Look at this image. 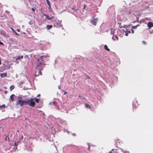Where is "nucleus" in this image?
Returning <instances> with one entry per match:
<instances>
[{"label": "nucleus", "mask_w": 153, "mask_h": 153, "mask_svg": "<svg viewBox=\"0 0 153 153\" xmlns=\"http://www.w3.org/2000/svg\"><path fill=\"white\" fill-rule=\"evenodd\" d=\"M44 56H41L39 59H37V63L36 64V70H43L45 64L44 60Z\"/></svg>", "instance_id": "nucleus-1"}, {"label": "nucleus", "mask_w": 153, "mask_h": 153, "mask_svg": "<svg viewBox=\"0 0 153 153\" xmlns=\"http://www.w3.org/2000/svg\"><path fill=\"white\" fill-rule=\"evenodd\" d=\"M34 98H30V99H27L25 100V105H28L32 107H34L35 103L33 101Z\"/></svg>", "instance_id": "nucleus-2"}, {"label": "nucleus", "mask_w": 153, "mask_h": 153, "mask_svg": "<svg viewBox=\"0 0 153 153\" xmlns=\"http://www.w3.org/2000/svg\"><path fill=\"white\" fill-rule=\"evenodd\" d=\"M16 105H19L20 106H23L24 105H25V100H18L16 103Z\"/></svg>", "instance_id": "nucleus-3"}, {"label": "nucleus", "mask_w": 153, "mask_h": 153, "mask_svg": "<svg viewBox=\"0 0 153 153\" xmlns=\"http://www.w3.org/2000/svg\"><path fill=\"white\" fill-rule=\"evenodd\" d=\"M41 70H36V71L35 76H38L40 75H42L41 71Z\"/></svg>", "instance_id": "nucleus-4"}, {"label": "nucleus", "mask_w": 153, "mask_h": 153, "mask_svg": "<svg viewBox=\"0 0 153 153\" xmlns=\"http://www.w3.org/2000/svg\"><path fill=\"white\" fill-rule=\"evenodd\" d=\"M98 20L97 18L94 19L91 21V22L94 25H96Z\"/></svg>", "instance_id": "nucleus-5"}, {"label": "nucleus", "mask_w": 153, "mask_h": 153, "mask_svg": "<svg viewBox=\"0 0 153 153\" xmlns=\"http://www.w3.org/2000/svg\"><path fill=\"white\" fill-rule=\"evenodd\" d=\"M147 26L149 29H151L153 27V23L151 22H149L147 24Z\"/></svg>", "instance_id": "nucleus-6"}, {"label": "nucleus", "mask_w": 153, "mask_h": 153, "mask_svg": "<svg viewBox=\"0 0 153 153\" xmlns=\"http://www.w3.org/2000/svg\"><path fill=\"white\" fill-rule=\"evenodd\" d=\"M72 9L73 10L74 12L78 10V7L76 5H74L73 6Z\"/></svg>", "instance_id": "nucleus-7"}, {"label": "nucleus", "mask_w": 153, "mask_h": 153, "mask_svg": "<svg viewBox=\"0 0 153 153\" xmlns=\"http://www.w3.org/2000/svg\"><path fill=\"white\" fill-rule=\"evenodd\" d=\"M23 55H22L21 56H17L14 57H13V58L15 59L16 60V61H17V60H18V59H20L21 58V59L23 58Z\"/></svg>", "instance_id": "nucleus-8"}, {"label": "nucleus", "mask_w": 153, "mask_h": 153, "mask_svg": "<svg viewBox=\"0 0 153 153\" xmlns=\"http://www.w3.org/2000/svg\"><path fill=\"white\" fill-rule=\"evenodd\" d=\"M115 29L112 28L111 29V34L113 35L115 33Z\"/></svg>", "instance_id": "nucleus-9"}, {"label": "nucleus", "mask_w": 153, "mask_h": 153, "mask_svg": "<svg viewBox=\"0 0 153 153\" xmlns=\"http://www.w3.org/2000/svg\"><path fill=\"white\" fill-rule=\"evenodd\" d=\"M7 74L6 73H1L0 74V76L1 77H4L6 76Z\"/></svg>", "instance_id": "nucleus-10"}, {"label": "nucleus", "mask_w": 153, "mask_h": 153, "mask_svg": "<svg viewBox=\"0 0 153 153\" xmlns=\"http://www.w3.org/2000/svg\"><path fill=\"white\" fill-rule=\"evenodd\" d=\"M45 16H46V18L49 20H51L52 19H53L54 17H53V16H52L51 17H49V16H48L45 15Z\"/></svg>", "instance_id": "nucleus-11"}, {"label": "nucleus", "mask_w": 153, "mask_h": 153, "mask_svg": "<svg viewBox=\"0 0 153 153\" xmlns=\"http://www.w3.org/2000/svg\"><path fill=\"white\" fill-rule=\"evenodd\" d=\"M14 96V95L12 94L10 97V99L12 101H14L13 97Z\"/></svg>", "instance_id": "nucleus-12"}, {"label": "nucleus", "mask_w": 153, "mask_h": 153, "mask_svg": "<svg viewBox=\"0 0 153 153\" xmlns=\"http://www.w3.org/2000/svg\"><path fill=\"white\" fill-rule=\"evenodd\" d=\"M52 27V25H47V29L49 30Z\"/></svg>", "instance_id": "nucleus-13"}, {"label": "nucleus", "mask_w": 153, "mask_h": 153, "mask_svg": "<svg viewBox=\"0 0 153 153\" xmlns=\"http://www.w3.org/2000/svg\"><path fill=\"white\" fill-rule=\"evenodd\" d=\"M104 48L105 50H107L108 51H110L109 49L108 48V46L106 45H104Z\"/></svg>", "instance_id": "nucleus-14"}, {"label": "nucleus", "mask_w": 153, "mask_h": 153, "mask_svg": "<svg viewBox=\"0 0 153 153\" xmlns=\"http://www.w3.org/2000/svg\"><path fill=\"white\" fill-rule=\"evenodd\" d=\"M85 105L86 106V107L87 108H88L90 109H91V107L88 104L86 103H85Z\"/></svg>", "instance_id": "nucleus-15"}, {"label": "nucleus", "mask_w": 153, "mask_h": 153, "mask_svg": "<svg viewBox=\"0 0 153 153\" xmlns=\"http://www.w3.org/2000/svg\"><path fill=\"white\" fill-rule=\"evenodd\" d=\"M46 0V1H47V3L48 5V6L49 7V8H51V3L49 2V1L48 0Z\"/></svg>", "instance_id": "nucleus-16"}, {"label": "nucleus", "mask_w": 153, "mask_h": 153, "mask_svg": "<svg viewBox=\"0 0 153 153\" xmlns=\"http://www.w3.org/2000/svg\"><path fill=\"white\" fill-rule=\"evenodd\" d=\"M5 140H7L8 142L9 141L10 139L8 137L6 136L5 138Z\"/></svg>", "instance_id": "nucleus-17"}, {"label": "nucleus", "mask_w": 153, "mask_h": 153, "mask_svg": "<svg viewBox=\"0 0 153 153\" xmlns=\"http://www.w3.org/2000/svg\"><path fill=\"white\" fill-rule=\"evenodd\" d=\"M120 141H121V140L119 139L116 140V142L117 143H120Z\"/></svg>", "instance_id": "nucleus-18"}, {"label": "nucleus", "mask_w": 153, "mask_h": 153, "mask_svg": "<svg viewBox=\"0 0 153 153\" xmlns=\"http://www.w3.org/2000/svg\"><path fill=\"white\" fill-rule=\"evenodd\" d=\"M14 88V86L13 85H11L10 86V91H11L12 90H13Z\"/></svg>", "instance_id": "nucleus-19"}, {"label": "nucleus", "mask_w": 153, "mask_h": 153, "mask_svg": "<svg viewBox=\"0 0 153 153\" xmlns=\"http://www.w3.org/2000/svg\"><path fill=\"white\" fill-rule=\"evenodd\" d=\"M139 26V25H137L136 26H133L132 27V29H136L137 28V27Z\"/></svg>", "instance_id": "nucleus-20"}, {"label": "nucleus", "mask_w": 153, "mask_h": 153, "mask_svg": "<svg viewBox=\"0 0 153 153\" xmlns=\"http://www.w3.org/2000/svg\"><path fill=\"white\" fill-rule=\"evenodd\" d=\"M114 36L117 39V40L118 39V37L116 36ZM114 36H113V37H112V39L114 40H115V39H114Z\"/></svg>", "instance_id": "nucleus-21"}, {"label": "nucleus", "mask_w": 153, "mask_h": 153, "mask_svg": "<svg viewBox=\"0 0 153 153\" xmlns=\"http://www.w3.org/2000/svg\"><path fill=\"white\" fill-rule=\"evenodd\" d=\"M34 99H35V101L36 102H37V103L39 102V99H37L36 98H35Z\"/></svg>", "instance_id": "nucleus-22"}, {"label": "nucleus", "mask_w": 153, "mask_h": 153, "mask_svg": "<svg viewBox=\"0 0 153 153\" xmlns=\"http://www.w3.org/2000/svg\"><path fill=\"white\" fill-rule=\"evenodd\" d=\"M5 107V105L3 104V105H0V108H4Z\"/></svg>", "instance_id": "nucleus-23"}, {"label": "nucleus", "mask_w": 153, "mask_h": 153, "mask_svg": "<svg viewBox=\"0 0 153 153\" xmlns=\"http://www.w3.org/2000/svg\"><path fill=\"white\" fill-rule=\"evenodd\" d=\"M24 58L27 60L29 59L28 56L27 55H25V56Z\"/></svg>", "instance_id": "nucleus-24"}, {"label": "nucleus", "mask_w": 153, "mask_h": 153, "mask_svg": "<svg viewBox=\"0 0 153 153\" xmlns=\"http://www.w3.org/2000/svg\"><path fill=\"white\" fill-rule=\"evenodd\" d=\"M142 43L144 45H146V42L145 41H142Z\"/></svg>", "instance_id": "nucleus-25"}, {"label": "nucleus", "mask_w": 153, "mask_h": 153, "mask_svg": "<svg viewBox=\"0 0 153 153\" xmlns=\"http://www.w3.org/2000/svg\"><path fill=\"white\" fill-rule=\"evenodd\" d=\"M0 45H4V43L3 42H1L0 41Z\"/></svg>", "instance_id": "nucleus-26"}, {"label": "nucleus", "mask_w": 153, "mask_h": 153, "mask_svg": "<svg viewBox=\"0 0 153 153\" xmlns=\"http://www.w3.org/2000/svg\"><path fill=\"white\" fill-rule=\"evenodd\" d=\"M18 145V143L17 144L16 143V142H15L14 146H17Z\"/></svg>", "instance_id": "nucleus-27"}, {"label": "nucleus", "mask_w": 153, "mask_h": 153, "mask_svg": "<svg viewBox=\"0 0 153 153\" xmlns=\"http://www.w3.org/2000/svg\"><path fill=\"white\" fill-rule=\"evenodd\" d=\"M131 31L132 33H134V31L133 29H131Z\"/></svg>", "instance_id": "nucleus-28"}, {"label": "nucleus", "mask_w": 153, "mask_h": 153, "mask_svg": "<svg viewBox=\"0 0 153 153\" xmlns=\"http://www.w3.org/2000/svg\"><path fill=\"white\" fill-rule=\"evenodd\" d=\"M85 7H86V5L85 4H84V5L83 10H84V9L85 8Z\"/></svg>", "instance_id": "nucleus-29"}, {"label": "nucleus", "mask_w": 153, "mask_h": 153, "mask_svg": "<svg viewBox=\"0 0 153 153\" xmlns=\"http://www.w3.org/2000/svg\"><path fill=\"white\" fill-rule=\"evenodd\" d=\"M125 35L126 36H128V33L127 32H126V33Z\"/></svg>", "instance_id": "nucleus-30"}, {"label": "nucleus", "mask_w": 153, "mask_h": 153, "mask_svg": "<svg viewBox=\"0 0 153 153\" xmlns=\"http://www.w3.org/2000/svg\"><path fill=\"white\" fill-rule=\"evenodd\" d=\"M32 10L34 12H35V9L34 8H32Z\"/></svg>", "instance_id": "nucleus-31"}, {"label": "nucleus", "mask_w": 153, "mask_h": 153, "mask_svg": "<svg viewBox=\"0 0 153 153\" xmlns=\"http://www.w3.org/2000/svg\"><path fill=\"white\" fill-rule=\"evenodd\" d=\"M4 31H0V34H1L2 33H4Z\"/></svg>", "instance_id": "nucleus-32"}, {"label": "nucleus", "mask_w": 153, "mask_h": 153, "mask_svg": "<svg viewBox=\"0 0 153 153\" xmlns=\"http://www.w3.org/2000/svg\"><path fill=\"white\" fill-rule=\"evenodd\" d=\"M23 135H22V136H21V138H20V139H23Z\"/></svg>", "instance_id": "nucleus-33"}, {"label": "nucleus", "mask_w": 153, "mask_h": 153, "mask_svg": "<svg viewBox=\"0 0 153 153\" xmlns=\"http://www.w3.org/2000/svg\"><path fill=\"white\" fill-rule=\"evenodd\" d=\"M113 151H114L113 149L112 150L111 152H110L109 153H112V152H113Z\"/></svg>", "instance_id": "nucleus-34"}, {"label": "nucleus", "mask_w": 153, "mask_h": 153, "mask_svg": "<svg viewBox=\"0 0 153 153\" xmlns=\"http://www.w3.org/2000/svg\"><path fill=\"white\" fill-rule=\"evenodd\" d=\"M67 92H65V91H64V95H65V94H67Z\"/></svg>", "instance_id": "nucleus-35"}, {"label": "nucleus", "mask_w": 153, "mask_h": 153, "mask_svg": "<svg viewBox=\"0 0 153 153\" xmlns=\"http://www.w3.org/2000/svg\"><path fill=\"white\" fill-rule=\"evenodd\" d=\"M40 94H38V95L37 96V97H40Z\"/></svg>", "instance_id": "nucleus-36"}, {"label": "nucleus", "mask_w": 153, "mask_h": 153, "mask_svg": "<svg viewBox=\"0 0 153 153\" xmlns=\"http://www.w3.org/2000/svg\"><path fill=\"white\" fill-rule=\"evenodd\" d=\"M128 33H131V31H128Z\"/></svg>", "instance_id": "nucleus-37"}, {"label": "nucleus", "mask_w": 153, "mask_h": 153, "mask_svg": "<svg viewBox=\"0 0 153 153\" xmlns=\"http://www.w3.org/2000/svg\"><path fill=\"white\" fill-rule=\"evenodd\" d=\"M17 30L18 31H19V29H17Z\"/></svg>", "instance_id": "nucleus-38"}, {"label": "nucleus", "mask_w": 153, "mask_h": 153, "mask_svg": "<svg viewBox=\"0 0 153 153\" xmlns=\"http://www.w3.org/2000/svg\"><path fill=\"white\" fill-rule=\"evenodd\" d=\"M1 127L0 126V129H1Z\"/></svg>", "instance_id": "nucleus-39"}, {"label": "nucleus", "mask_w": 153, "mask_h": 153, "mask_svg": "<svg viewBox=\"0 0 153 153\" xmlns=\"http://www.w3.org/2000/svg\"><path fill=\"white\" fill-rule=\"evenodd\" d=\"M88 78H89V79H90L89 76H88Z\"/></svg>", "instance_id": "nucleus-40"}, {"label": "nucleus", "mask_w": 153, "mask_h": 153, "mask_svg": "<svg viewBox=\"0 0 153 153\" xmlns=\"http://www.w3.org/2000/svg\"><path fill=\"white\" fill-rule=\"evenodd\" d=\"M79 97H80V95H79Z\"/></svg>", "instance_id": "nucleus-41"}, {"label": "nucleus", "mask_w": 153, "mask_h": 153, "mask_svg": "<svg viewBox=\"0 0 153 153\" xmlns=\"http://www.w3.org/2000/svg\"><path fill=\"white\" fill-rule=\"evenodd\" d=\"M53 103H55V102H53Z\"/></svg>", "instance_id": "nucleus-42"}, {"label": "nucleus", "mask_w": 153, "mask_h": 153, "mask_svg": "<svg viewBox=\"0 0 153 153\" xmlns=\"http://www.w3.org/2000/svg\"><path fill=\"white\" fill-rule=\"evenodd\" d=\"M17 62V63H19V62Z\"/></svg>", "instance_id": "nucleus-43"}, {"label": "nucleus", "mask_w": 153, "mask_h": 153, "mask_svg": "<svg viewBox=\"0 0 153 153\" xmlns=\"http://www.w3.org/2000/svg\"><path fill=\"white\" fill-rule=\"evenodd\" d=\"M17 62V63H19V62Z\"/></svg>", "instance_id": "nucleus-44"}, {"label": "nucleus", "mask_w": 153, "mask_h": 153, "mask_svg": "<svg viewBox=\"0 0 153 153\" xmlns=\"http://www.w3.org/2000/svg\"><path fill=\"white\" fill-rule=\"evenodd\" d=\"M21 97L19 98V99H21Z\"/></svg>", "instance_id": "nucleus-45"}]
</instances>
